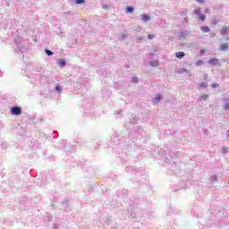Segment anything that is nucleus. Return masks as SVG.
<instances>
[{
  "mask_svg": "<svg viewBox=\"0 0 229 229\" xmlns=\"http://www.w3.org/2000/svg\"><path fill=\"white\" fill-rule=\"evenodd\" d=\"M203 64H204L203 60H199V61H197V62L195 63V65H196L197 67H199V65H203Z\"/></svg>",
  "mask_w": 229,
  "mask_h": 229,
  "instance_id": "nucleus-18",
  "label": "nucleus"
},
{
  "mask_svg": "<svg viewBox=\"0 0 229 229\" xmlns=\"http://www.w3.org/2000/svg\"><path fill=\"white\" fill-rule=\"evenodd\" d=\"M208 95H202L199 97V101H207Z\"/></svg>",
  "mask_w": 229,
  "mask_h": 229,
  "instance_id": "nucleus-14",
  "label": "nucleus"
},
{
  "mask_svg": "<svg viewBox=\"0 0 229 229\" xmlns=\"http://www.w3.org/2000/svg\"><path fill=\"white\" fill-rule=\"evenodd\" d=\"M153 38H155V34H148V40H153Z\"/></svg>",
  "mask_w": 229,
  "mask_h": 229,
  "instance_id": "nucleus-21",
  "label": "nucleus"
},
{
  "mask_svg": "<svg viewBox=\"0 0 229 229\" xmlns=\"http://www.w3.org/2000/svg\"><path fill=\"white\" fill-rule=\"evenodd\" d=\"M208 64H209V65H219V59L217 58H213L208 61Z\"/></svg>",
  "mask_w": 229,
  "mask_h": 229,
  "instance_id": "nucleus-3",
  "label": "nucleus"
},
{
  "mask_svg": "<svg viewBox=\"0 0 229 229\" xmlns=\"http://www.w3.org/2000/svg\"><path fill=\"white\" fill-rule=\"evenodd\" d=\"M122 38H123V40H124V38H125V37H126V34H122Z\"/></svg>",
  "mask_w": 229,
  "mask_h": 229,
  "instance_id": "nucleus-30",
  "label": "nucleus"
},
{
  "mask_svg": "<svg viewBox=\"0 0 229 229\" xmlns=\"http://www.w3.org/2000/svg\"><path fill=\"white\" fill-rule=\"evenodd\" d=\"M55 90H57V92H62V87L56 86Z\"/></svg>",
  "mask_w": 229,
  "mask_h": 229,
  "instance_id": "nucleus-27",
  "label": "nucleus"
},
{
  "mask_svg": "<svg viewBox=\"0 0 229 229\" xmlns=\"http://www.w3.org/2000/svg\"><path fill=\"white\" fill-rule=\"evenodd\" d=\"M207 77H208V75H207V74H205V75H204V78H207Z\"/></svg>",
  "mask_w": 229,
  "mask_h": 229,
  "instance_id": "nucleus-33",
  "label": "nucleus"
},
{
  "mask_svg": "<svg viewBox=\"0 0 229 229\" xmlns=\"http://www.w3.org/2000/svg\"><path fill=\"white\" fill-rule=\"evenodd\" d=\"M208 87V84L207 82H200L199 84V89H207Z\"/></svg>",
  "mask_w": 229,
  "mask_h": 229,
  "instance_id": "nucleus-11",
  "label": "nucleus"
},
{
  "mask_svg": "<svg viewBox=\"0 0 229 229\" xmlns=\"http://www.w3.org/2000/svg\"><path fill=\"white\" fill-rule=\"evenodd\" d=\"M205 53H207L206 49H201L200 50V56H203V55H205Z\"/></svg>",
  "mask_w": 229,
  "mask_h": 229,
  "instance_id": "nucleus-26",
  "label": "nucleus"
},
{
  "mask_svg": "<svg viewBox=\"0 0 229 229\" xmlns=\"http://www.w3.org/2000/svg\"><path fill=\"white\" fill-rule=\"evenodd\" d=\"M197 3H205V0H196Z\"/></svg>",
  "mask_w": 229,
  "mask_h": 229,
  "instance_id": "nucleus-29",
  "label": "nucleus"
},
{
  "mask_svg": "<svg viewBox=\"0 0 229 229\" xmlns=\"http://www.w3.org/2000/svg\"><path fill=\"white\" fill-rule=\"evenodd\" d=\"M205 13H210V9H206Z\"/></svg>",
  "mask_w": 229,
  "mask_h": 229,
  "instance_id": "nucleus-28",
  "label": "nucleus"
},
{
  "mask_svg": "<svg viewBox=\"0 0 229 229\" xmlns=\"http://www.w3.org/2000/svg\"><path fill=\"white\" fill-rule=\"evenodd\" d=\"M57 64L59 67H65V60L64 59H58Z\"/></svg>",
  "mask_w": 229,
  "mask_h": 229,
  "instance_id": "nucleus-8",
  "label": "nucleus"
},
{
  "mask_svg": "<svg viewBox=\"0 0 229 229\" xmlns=\"http://www.w3.org/2000/svg\"><path fill=\"white\" fill-rule=\"evenodd\" d=\"M140 19L141 21H143V22H148V21H150L151 17L148 14H141Z\"/></svg>",
  "mask_w": 229,
  "mask_h": 229,
  "instance_id": "nucleus-4",
  "label": "nucleus"
},
{
  "mask_svg": "<svg viewBox=\"0 0 229 229\" xmlns=\"http://www.w3.org/2000/svg\"><path fill=\"white\" fill-rule=\"evenodd\" d=\"M103 8L106 10V8H108V5H103Z\"/></svg>",
  "mask_w": 229,
  "mask_h": 229,
  "instance_id": "nucleus-31",
  "label": "nucleus"
},
{
  "mask_svg": "<svg viewBox=\"0 0 229 229\" xmlns=\"http://www.w3.org/2000/svg\"><path fill=\"white\" fill-rule=\"evenodd\" d=\"M148 64L151 67H158V60L149 61Z\"/></svg>",
  "mask_w": 229,
  "mask_h": 229,
  "instance_id": "nucleus-6",
  "label": "nucleus"
},
{
  "mask_svg": "<svg viewBox=\"0 0 229 229\" xmlns=\"http://www.w3.org/2000/svg\"><path fill=\"white\" fill-rule=\"evenodd\" d=\"M205 19H207L205 14H203V13L199 14L198 21H205Z\"/></svg>",
  "mask_w": 229,
  "mask_h": 229,
  "instance_id": "nucleus-15",
  "label": "nucleus"
},
{
  "mask_svg": "<svg viewBox=\"0 0 229 229\" xmlns=\"http://www.w3.org/2000/svg\"><path fill=\"white\" fill-rule=\"evenodd\" d=\"M193 12H194L195 15H199V14H201V8H197Z\"/></svg>",
  "mask_w": 229,
  "mask_h": 229,
  "instance_id": "nucleus-17",
  "label": "nucleus"
},
{
  "mask_svg": "<svg viewBox=\"0 0 229 229\" xmlns=\"http://www.w3.org/2000/svg\"><path fill=\"white\" fill-rule=\"evenodd\" d=\"M182 72H187V70H185L184 68L181 69L178 71L179 74H182Z\"/></svg>",
  "mask_w": 229,
  "mask_h": 229,
  "instance_id": "nucleus-23",
  "label": "nucleus"
},
{
  "mask_svg": "<svg viewBox=\"0 0 229 229\" xmlns=\"http://www.w3.org/2000/svg\"><path fill=\"white\" fill-rule=\"evenodd\" d=\"M209 182H211V183H214V182H217V176L216 175L210 176Z\"/></svg>",
  "mask_w": 229,
  "mask_h": 229,
  "instance_id": "nucleus-16",
  "label": "nucleus"
},
{
  "mask_svg": "<svg viewBox=\"0 0 229 229\" xmlns=\"http://www.w3.org/2000/svg\"><path fill=\"white\" fill-rule=\"evenodd\" d=\"M137 40H142V38H138Z\"/></svg>",
  "mask_w": 229,
  "mask_h": 229,
  "instance_id": "nucleus-32",
  "label": "nucleus"
},
{
  "mask_svg": "<svg viewBox=\"0 0 229 229\" xmlns=\"http://www.w3.org/2000/svg\"><path fill=\"white\" fill-rule=\"evenodd\" d=\"M229 31V27H223L220 30L221 35H226Z\"/></svg>",
  "mask_w": 229,
  "mask_h": 229,
  "instance_id": "nucleus-7",
  "label": "nucleus"
},
{
  "mask_svg": "<svg viewBox=\"0 0 229 229\" xmlns=\"http://www.w3.org/2000/svg\"><path fill=\"white\" fill-rule=\"evenodd\" d=\"M133 7L132 6H128L125 10V13H133Z\"/></svg>",
  "mask_w": 229,
  "mask_h": 229,
  "instance_id": "nucleus-13",
  "label": "nucleus"
},
{
  "mask_svg": "<svg viewBox=\"0 0 229 229\" xmlns=\"http://www.w3.org/2000/svg\"><path fill=\"white\" fill-rule=\"evenodd\" d=\"M45 52L48 56H53V52L51 50L46 49Z\"/></svg>",
  "mask_w": 229,
  "mask_h": 229,
  "instance_id": "nucleus-20",
  "label": "nucleus"
},
{
  "mask_svg": "<svg viewBox=\"0 0 229 229\" xmlns=\"http://www.w3.org/2000/svg\"><path fill=\"white\" fill-rule=\"evenodd\" d=\"M200 30L203 33H208V31H210V28L207 26L201 27Z\"/></svg>",
  "mask_w": 229,
  "mask_h": 229,
  "instance_id": "nucleus-12",
  "label": "nucleus"
},
{
  "mask_svg": "<svg viewBox=\"0 0 229 229\" xmlns=\"http://www.w3.org/2000/svg\"><path fill=\"white\" fill-rule=\"evenodd\" d=\"M211 87H212V89H217V87H219V84H217V83H213V84L211 85Z\"/></svg>",
  "mask_w": 229,
  "mask_h": 229,
  "instance_id": "nucleus-25",
  "label": "nucleus"
},
{
  "mask_svg": "<svg viewBox=\"0 0 229 229\" xmlns=\"http://www.w3.org/2000/svg\"><path fill=\"white\" fill-rule=\"evenodd\" d=\"M160 101H162V95H160V94H157L156 97L154 98H152V103L154 105H158V103H160Z\"/></svg>",
  "mask_w": 229,
  "mask_h": 229,
  "instance_id": "nucleus-2",
  "label": "nucleus"
},
{
  "mask_svg": "<svg viewBox=\"0 0 229 229\" xmlns=\"http://www.w3.org/2000/svg\"><path fill=\"white\" fill-rule=\"evenodd\" d=\"M226 50H228V43L220 45V51H226Z\"/></svg>",
  "mask_w": 229,
  "mask_h": 229,
  "instance_id": "nucleus-9",
  "label": "nucleus"
},
{
  "mask_svg": "<svg viewBox=\"0 0 229 229\" xmlns=\"http://www.w3.org/2000/svg\"><path fill=\"white\" fill-rule=\"evenodd\" d=\"M76 4H83L85 3V0H75Z\"/></svg>",
  "mask_w": 229,
  "mask_h": 229,
  "instance_id": "nucleus-22",
  "label": "nucleus"
},
{
  "mask_svg": "<svg viewBox=\"0 0 229 229\" xmlns=\"http://www.w3.org/2000/svg\"><path fill=\"white\" fill-rule=\"evenodd\" d=\"M228 149H229L228 147H223V148H222V153H224V154L228 153Z\"/></svg>",
  "mask_w": 229,
  "mask_h": 229,
  "instance_id": "nucleus-19",
  "label": "nucleus"
},
{
  "mask_svg": "<svg viewBox=\"0 0 229 229\" xmlns=\"http://www.w3.org/2000/svg\"><path fill=\"white\" fill-rule=\"evenodd\" d=\"M224 110H229V98H224Z\"/></svg>",
  "mask_w": 229,
  "mask_h": 229,
  "instance_id": "nucleus-5",
  "label": "nucleus"
},
{
  "mask_svg": "<svg viewBox=\"0 0 229 229\" xmlns=\"http://www.w3.org/2000/svg\"><path fill=\"white\" fill-rule=\"evenodd\" d=\"M132 82L133 83H138L139 82V78H137V77L132 78Z\"/></svg>",
  "mask_w": 229,
  "mask_h": 229,
  "instance_id": "nucleus-24",
  "label": "nucleus"
},
{
  "mask_svg": "<svg viewBox=\"0 0 229 229\" xmlns=\"http://www.w3.org/2000/svg\"><path fill=\"white\" fill-rule=\"evenodd\" d=\"M150 56H154V55H153V54H151V55H150Z\"/></svg>",
  "mask_w": 229,
  "mask_h": 229,
  "instance_id": "nucleus-34",
  "label": "nucleus"
},
{
  "mask_svg": "<svg viewBox=\"0 0 229 229\" xmlns=\"http://www.w3.org/2000/svg\"><path fill=\"white\" fill-rule=\"evenodd\" d=\"M12 115H21L22 114V110L19 106H14L11 109Z\"/></svg>",
  "mask_w": 229,
  "mask_h": 229,
  "instance_id": "nucleus-1",
  "label": "nucleus"
},
{
  "mask_svg": "<svg viewBox=\"0 0 229 229\" xmlns=\"http://www.w3.org/2000/svg\"><path fill=\"white\" fill-rule=\"evenodd\" d=\"M175 56H176V58H179V59L183 58V56H185V53L177 52V53H175Z\"/></svg>",
  "mask_w": 229,
  "mask_h": 229,
  "instance_id": "nucleus-10",
  "label": "nucleus"
}]
</instances>
